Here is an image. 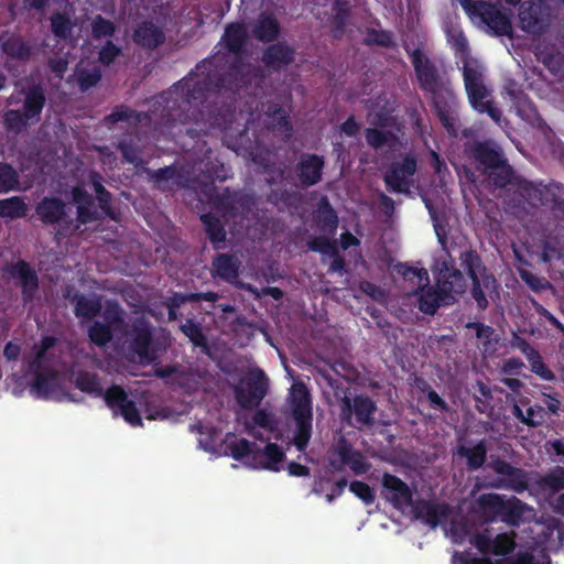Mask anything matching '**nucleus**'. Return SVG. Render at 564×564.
I'll return each mask as SVG.
<instances>
[{
  "label": "nucleus",
  "mask_w": 564,
  "mask_h": 564,
  "mask_svg": "<svg viewBox=\"0 0 564 564\" xmlns=\"http://www.w3.org/2000/svg\"><path fill=\"white\" fill-rule=\"evenodd\" d=\"M249 39L220 37L217 52L160 97L162 110L181 120H194L196 127L184 128L193 134L208 133L213 128L227 130L235 120L240 94H254L265 77L261 67L247 62Z\"/></svg>",
  "instance_id": "f257e3e1"
},
{
  "label": "nucleus",
  "mask_w": 564,
  "mask_h": 564,
  "mask_svg": "<svg viewBox=\"0 0 564 564\" xmlns=\"http://www.w3.org/2000/svg\"><path fill=\"white\" fill-rule=\"evenodd\" d=\"M165 91L158 95L151 105V108L148 112H138L134 109H131L128 106L120 105L113 108V110L105 117V123L108 127H112L119 121H129L133 120L135 122H141L143 119H148L153 123V133L158 140H171L178 144L181 148H185L186 143L184 142L185 138L191 140H196L206 133H197L193 134L185 131L184 128H194L196 127L194 120H177V116H170L167 111H163V106L159 105V99Z\"/></svg>",
  "instance_id": "f03ea898"
},
{
  "label": "nucleus",
  "mask_w": 564,
  "mask_h": 564,
  "mask_svg": "<svg viewBox=\"0 0 564 564\" xmlns=\"http://www.w3.org/2000/svg\"><path fill=\"white\" fill-rule=\"evenodd\" d=\"M464 151L491 186L507 188L513 177V166L499 143L491 139L468 141Z\"/></svg>",
  "instance_id": "7ed1b4c3"
},
{
  "label": "nucleus",
  "mask_w": 564,
  "mask_h": 564,
  "mask_svg": "<svg viewBox=\"0 0 564 564\" xmlns=\"http://www.w3.org/2000/svg\"><path fill=\"white\" fill-rule=\"evenodd\" d=\"M457 46L458 58L463 64V78L469 104L479 113H487L495 122H499L501 111L488 99L490 91L484 84L481 65L470 55L467 37H453Z\"/></svg>",
  "instance_id": "20e7f679"
},
{
  "label": "nucleus",
  "mask_w": 564,
  "mask_h": 564,
  "mask_svg": "<svg viewBox=\"0 0 564 564\" xmlns=\"http://www.w3.org/2000/svg\"><path fill=\"white\" fill-rule=\"evenodd\" d=\"M459 2L485 31H492L495 35H513L510 10L481 0H459Z\"/></svg>",
  "instance_id": "39448f33"
},
{
  "label": "nucleus",
  "mask_w": 564,
  "mask_h": 564,
  "mask_svg": "<svg viewBox=\"0 0 564 564\" xmlns=\"http://www.w3.org/2000/svg\"><path fill=\"white\" fill-rule=\"evenodd\" d=\"M459 2L485 31H492L495 35H513L510 10L481 0H459Z\"/></svg>",
  "instance_id": "423d86ee"
},
{
  "label": "nucleus",
  "mask_w": 564,
  "mask_h": 564,
  "mask_svg": "<svg viewBox=\"0 0 564 564\" xmlns=\"http://www.w3.org/2000/svg\"><path fill=\"white\" fill-rule=\"evenodd\" d=\"M291 408L296 425L293 444L297 451L305 452L312 437L313 412L310 392L303 383L293 386Z\"/></svg>",
  "instance_id": "0eeeda50"
},
{
  "label": "nucleus",
  "mask_w": 564,
  "mask_h": 564,
  "mask_svg": "<svg viewBox=\"0 0 564 564\" xmlns=\"http://www.w3.org/2000/svg\"><path fill=\"white\" fill-rule=\"evenodd\" d=\"M460 267L466 271L471 280V297L475 300L477 307L485 311L488 307V300L485 290L496 285L494 275L486 273L482 261L476 250L468 249L460 253Z\"/></svg>",
  "instance_id": "6e6552de"
},
{
  "label": "nucleus",
  "mask_w": 564,
  "mask_h": 564,
  "mask_svg": "<svg viewBox=\"0 0 564 564\" xmlns=\"http://www.w3.org/2000/svg\"><path fill=\"white\" fill-rule=\"evenodd\" d=\"M434 112L449 137L458 134V100L446 85L430 93Z\"/></svg>",
  "instance_id": "1a4fd4ad"
},
{
  "label": "nucleus",
  "mask_w": 564,
  "mask_h": 564,
  "mask_svg": "<svg viewBox=\"0 0 564 564\" xmlns=\"http://www.w3.org/2000/svg\"><path fill=\"white\" fill-rule=\"evenodd\" d=\"M519 25L531 35H541L552 23V8L545 0H529L520 4Z\"/></svg>",
  "instance_id": "9d476101"
},
{
  "label": "nucleus",
  "mask_w": 564,
  "mask_h": 564,
  "mask_svg": "<svg viewBox=\"0 0 564 564\" xmlns=\"http://www.w3.org/2000/svg\"><path fill=\"white\" fill-rule=\"evenodd\" d=\"M113 417L122 416L131 426H142V419L137 404L129 399L126 390L119 384H111L102 390L101 397Z\"/></svg>",
  "instance_id": "9b49d317"
},
{
  "label": "nucleus",
  "mask_w": 564,
  "mask_h": 564,
  "mask_svg": "<svg viewBox=\"0 0 564 564\" xmlns=\"http://www.w3.org/2000/svg\"><path fill=\"white\" fill-rule=\"evenodd\" d=\"M376 402L367 394H357L354 399L344 397L341 400V417L355 427L375 424Z\"/></svg>",
  "instance_id": "f8f14e48"
},
{
  "label": "nucleus",
  "mask_w": 564,
  "mask_h": 564,
  "mask_svg": "<svg viewBox=\"0 0 564 564\" xmlns=\"http://www.w3.org/2000/svg\"><path fill=\"white\" fill-rule=\"evenodd\" d=\"M489 468L501 476L496 487L512 490L517 494H523L529 489V473L525 469L512 466L499 456L491 457Z\"/></svg>",
  "instance_id": "ddd939ff"
},
{
  "label": "nucleus",
  "mask_w": 564,
  "mask_h": 564,
  "mask_svg": "<svg viewBox=\"0 0 564 564\" xmlns=\"http://www.w3.org/2000/svg\"><path fill=\"white\" fill-rule=\"evenodd\" d=\"M334 453L338 458H330L328 463L333 471L341 473L345 470V467L348 466L355 475L360 476L368 473L370 469V464L367 462L364 454L355 449L345 438H341L337 443Z\"/></svg>",
  "instance_id": "4468645a"
},
{
  "label": "nucleus",
  "mask_w": 564,
  "mask_h": 564,
  "mask_svg": "<svg viewBox=\"0 0 564 564\" xmlns=\"http://www.w3.org/2000/svg\"><path fill=\"white\" fill-rule=\"evenodd\" d=\"M416 159L412 155H405L401 161L392 162L383 176L387 189L409 194L411 185L409 178L416 173Z\"/></svg>",
  "instance_id": "2eb2a0df"
},
{
  "label": "nucleus",
  "mask_w": 564,
  "mask_h": 564,
  "mask_svg": "<svg viewBox=\"0 0 564 564\" xmlns=\"http://www.w3.org/2000/svg\"><path fill=\"white\" fill-rule=\"evenodd\" d=\"M268 392V378L259 371L235 389V397L242 409H253L260 405Z\"/></svg>",
  "instance_id": "dca6fc26"
},
{
  "label": "nucleus",
  "mask_w": 564,
  "mask_h": 564,
  "mask_svg": "<svg viewBox=\"0 0 564 564\" xmlns=\"http://www.w3.org/2000/svg\"><path fill=\"white\" fill-rule=\"evenodd\" d=\"M380 495L397 510L413 506V490L405 481L390 473L382 475Z\"/></svg>",
  "instance_id": "f3484780"
},
{
  "label": "nucleus",
  "mask_w": 564,
  "mask_h": 564,
  "mask_svg": "<svg viewBox=\"0 0 564 564\" xmlns=\"http://www.w3.org/2000/svg\"><path fill=\"white\" fill-rule=\"evenodd\" d=\"M214 206L220 210L224 216L236 218L238 216H246L251 212L253 198L248 194L231 191L226 187L221 193L215 196Z\"/></svg>",
  "instance_id": "a211bd4d"
},
{
  "label": "nucleus",
  "mask_w": 564,
  "mask_h": 564,
  "mask_svg": "<svg viewBox=\"0 0 564 564\" xmlns=\"http://www.w3.org/2000/svg\"><path fill=\"white\" fill-rule=\"evenodd\" d=\"M470 543L481 554H492L497 556H506L511 554L516 549V534L513 532H503L497 534L494 539L487 532L476 533Z\"/></svg>",
  "instance_id": "6ab92c4d"
},
{
  "label": "nucleus",
  "mask_w": 564,
  "mask_h": 564,
  "mask_svg": "<svg viewBox=\"0 0 564 564\" xmlns=\"http://www.w3.org/2000/svg\"><path fill=\"white\" fill-rule=\"evenodd\" d=\"M411 58L419 86L423 91L430 94L445 86L441 79L437 67L420 48H415L412 52Z\"/></svg>",
  "instance_id": "aec40b11"
},
{
  "label": "nucleus",
  "mask_w": 564,
  "mask_h": 564,
  "mask_svg": "<svg viewBox=\"0 0 564 564\" xmlns=\"http://www.w3.org/2000/svg\"><path fill=\"white\" fill-rule=\"evenodd\" d=\"M324 169V156L308 152L302 153L294 166L297 181L304 188L318 184L323 178Z\"/></svg>",
  "instance_id": "412c9836"
},
{
  "label": "nucleus",
  "mask_w": 564,
  "mask_h": 564,
  "mask_svg": "<svg viewBox=\"0 0 564 564\" xmlns=\"http://www.w3.org/2000/svg\"><path fill=\"white\" fill-rule=\"evenodd\" d=\"M130 346L141 360L153 361L155 351L152 348L153 329L144 318H137L130 328Z\"/></svg>",
  "instance_id": "4be33fe9"
},
{
  "label": "nucleus",
  "mask_w": 564,
  "mask_h": 564,
  "mask_svg": "<svg viewBox=\"0 0 564 564\" xmlns=\"http://www.w3.org/2000/svg\"><path fill=\"white\" fill-rule=\"evenodd\" d=\"M507 187L517 196V203L514 204L517 207L527 204L535 208L544 203L546 195L545 188L518 175L514 170L513 177L510 183H508Z\"/></svg>",
  "instance_id": "5701e85b"
},
{
  "label": "nucleus",
  "mask_w": 564,
  "mask_h": 564,
  "mask_svg": "<svg viewBox=\"0 0 564 564\" xmlns=\"http://www.w3.org/2000/svg\"><path fill=\"white\" fill-rule=\"evenodd\" d=\"M7 272L13 280H19L23 302H32L39 290V276L31 264L23 259H19L7 268Z\"/></svg>",
  "instance_id": "b1692460"
},
{
  "label": "nucleus",
  "mask_w": 564,
  "mask_h": 564,
  "mask_svg": "<svg viewBox=\"0 0 564 564\" xmlns=\"http://www.w3.org/2000/svg\"><path fill=\"white\" fill-rule=\"evenodd\" d=\"M412 508L415 519L422 520L431 528H436L443 520H446L451 514V507L448 503L434 502L431 500L419 499L413 500Z\"/></svg>",
  "instance_id": "393cba45"
},
{
  "label": "nucleus",
  "mask_w": 564,
  "mask_h": 564,
  "mask_svg": "<svg viewBox=\"0 0 564 564\" xmlns=\"http://www.w3.org/2000/svg\"><path fill=\"white\" fill-rule=\"evenodd\" d=\"M436 284L451 304H454L457 301V296L462 295L467 288L462 271L453 265L448 267L446 264L444 269L441 270Z\"/></svg>",
  "instance_id": "a878e982"
},
{
  "label": "nucleus",
  "mask_w": 564,
  "mask_h": 564,
  "mask_svg": "<svg viewBox=\"0 0 564 564\" xmlns=\"http://www.w3.org/2000/svg\"><path fill=\"white\" fill-rule=\"evenodd\" d=\"M295 59L294 47L278 42L270 44L262 53L261 61L265 68L270 72H280L288 67Z\"/></svg>",
  "instance_id": "bb28decb"
},
{
  "label": "nucleus",
  "mask_w": 564,
  "mask_h": 564,
  "mask_svg": "<svg viewBox=\"0 0 564 564\" xmlns=\"http://www.w3.org/2000/svg\"><path fill=\"white\" fill-rule=\"evenodd\" d=\"M67 206L57 197H43L35 206V214L44 225H55L66 223L69 225L72 220L67 219Z\"/></svg>",
  "instance_id": "cd10ccee"
},
{
  "label": "nucleus",
  "mask_w": 564,
  "mask_h": 564,
  "mask_svg": "<svg viewBox=\"0 0 564 564\" xmlns=\"http://www.w3.org/2000/svg\"><path fill=\"white\" fill-rule=\"evenodd\" d=\"M241 260L236 253H218L212 261V275L235 283L240 274Z\"/></svg>",
  "instance_id": "c85d7f7f"
},
{
  "label": "nucleus",
  "mask_w": 564,
  "mask_h": 564,
  "mask_svg": "<svg viewBox=\"0 0 564 564\" xmlns=\"http://www.w3.org/2000/svg\"><path fill=\"white\" fill-rule=\"evenodd\" d=\"M20 94L24 96L22 111L34 123L41 119V113L46 104L45 90L42 85L33 84L29 87H23Z\"/></svg>",
  "instance_id": "c756f323"
},
{
  "label": "nucleus",
  "mask_w": 564,
  "mask_h": 564,
  "mask_svg": "<svg viewBox=\"0 0 564 564\" xmlns=\"http://www.w3.org/2000/svg\"><path fill=\"white\" fill-rule=\"evenodd\" d=\"M285 459V453L275 443H268L263 448L256 447L253 464L262 469L280 471L281 463Z\"/></svg>",
  "instance_id": "7c9ffc66"
},
{
  "label": "nucleus",
  "mask_w": 564,
  "mask_h": 564,
  "mask_svg": "<svg viewBox=\"0 0 564 564\" xmlns=\"http://www.w3.org/2000/svg\"><path fill=\"white\" fill-rule=\"evenodd\" d=\"M488 503L491 507L500 506L502 520L513 527H518L521 523L524 510L527 508V505L518 498H514L508 503H503L498 495H489Z\"/></svg>",
  "instance_id": "2f4dec72"
},
{
  "label": "nucleus",
  "mask_w": 564,
  "mask_h": 564,
  "mask_svg": "<svg viewBox=\"0 0 564 564\" xmlns=\"http://www.w3.org/2000/svg\"><path fill=\"white\" fill-rule=\"evenodd\" d=\"M199 218L204 226L205 235L212 242L214 250L223 249L227 240L224 223L213 213L203 214Z\"/></svg>",
  "instance_id": "473e14b6"
},
{
  "label": "nucleus",
  "mask_w": 564,
  "mask_h": 564,
  "mask_svg": "<svg viewBox=\"0 0 564 564\" xmlns=\"http://www.w3.org/2000/svg\"><path fill=\"white\" fill-rule=\"evenodd\" d=\"M417 302L419 310L427 315H434L441 306L452 305L437 285L422 288Z\"/></svg>",
  "instance_id": "72a5a7b5"
},
{
  "label": "nucleus",
  "mask_w": 564,
  "mask_h": 564,
  "mask_svg": "<svg viewBox=\"0 0 564 564\" xmlns=\"http://www.w3.org/2000/svg\"><path fill=\"white\" fill-rule=\"evenodd\" d=\"M57 387V375L54 370L35 371L31 383V391L37 398L48 399Z\"/></svg>",
  "instance_id": "f704fd0d"
},
{
  "label": "nucleus",
  "mask_w": 564,
  "mask_h": 564,
  "mask_svg": "<svg viewBox=\"0 0 564 564\" xmlns=\"http://www.w3.org/2000/svg\"><path fill=\"white\" fill-rule=\"evenodd\" d=\"M315 220L321 231L327 234L336 232L338 216L326 196H323L318 202Z\"/></svg>",
  "instance_id": "c9c22d12"
},
{
  "label": "nucleus",
  "mask_w": 564,
  "mask_h": 564,
  "mask_svg": "<svg viewBox=\"0 0 564 564\" xmlns=\"http://www.w3.org/2000/svg\"><path fill=\"white\" fill-rule=\"evenodd\" d=\"M74 314L76 317L91 321L101 313V301L99 297H87L84 294L77 293L73 296Z\"/></svg>",
  "instance_id": "e433bc0d"
},
{
  "label": "nucleus",
  "mask_w": 564,
  "mask_h": 564,
  "mask_svg": "<svg viewBox=\"0 0 564 564\" xmlns=\"http://www.w3.org/2000/svg\"><path fill=\"white\" fill-rule=\"evenodd\" d=\"M75 25V8L72 4H66L62 11L54 12L51 17V28L54 35H67Z\"/></svg>",
  "instance_id": "4c0bfd02"
},
{
  "label": "nucleus",
  "mask_w": 564,
  "mask_h": 564,
  "mask_svg": "<svg viewBox=\"0 0 564 564\" xmlns=\"http://www.w3.org/2000/svg\"><path fill=\"white\" fill-rule=\"evenodd\" d=\"M487 445L485 440L479 441L473 447L459 445L457 447V455L465 457L467 460L468 470H477L484 466L487 459Z\"/></svg>",
  "instance_id": "58836bf2"
},
{
  "label": "nucleus",
  "mask_w": 564,
  "mask_h": 564,
  "mask_svg": "<svg viewBox=\"0 0 564 564\" xmlns=\"http://www.w3.org/2000/svg\"><path fill=\"white\" fill-rule=\"evenodd\" d=\"M91 185L96 193V198L98 200V205L102 214L112 219L117 220L116 213L111 206L112 195L111 193L102 185L101 176L99 173L94 172L90 175Z\"/></svg>",
  "instance_id": "ea45409f"
},
{
  "label": "nucleus",
  "mask_w": 564,
  "mask_h": 564,
  "mask_svg": "<svg viewBox=\"0 0 564 564\" xmlns=\"http://www.w3.org/2000/svg\"><path fill=\"white\" fill-rule=\"evenodd\" d=\"M75 387L87 394L100 398L102 394V387L100 378L97 373L80 370L77 372L75 380Z\"/></svg>",
  "instance_id": "a19ab883"
},
{
  "label": "nucleus",
  "mask_w": 564,
  "mask_h": 564,
  "mask_svg": "<svg viewBox=\"0 0 564 564\" xmlns=\"http://www.w3.org/2000/svg\"><path fill=\"white\" fill-rule=\"evenodd\" d=\"M265 116L271 119L273 129L285 131L288 134L293 131L290 115L280 104L270 102L267 106Z\"/></svg>",
  "instance_id": "79ce46f5"
},
{
  "label": "nucleus",
  "mask_w": 564,
  "mask_h": 564,
  "mask_svg": "<svg viewBox=\"0 0 564 564\" xmlns=\"http://www.w3.org/2000/svg\"><path fill=\"white\" fill-rule=\"evenodd\" d=\"M540 489L551 494H557L564 489V467L556 466L550 473L540 476L536 480Z\"/></svg>",
  "instance_id": "37998d69"
},
{
  "label": "nucleus",
  "mask_w": 564,
  "mask_h": 564,
  "mask_svg": "<svg viewBox=\"0 0 564 564\" xmlns=\"http://www.w3.org/2000/svg\"><path fill=\"white\" fill-rule=\"evenodd\" d=\"M32 123L34 122L20 109H9L3 113V126L8 132L20 134Z\"/></svg>",
  "instance_id": "c03bdc74"
},
{
  "label": "nucleus",
  "mask_w": 564,
  "mask_h": 564,
  "mask_svg": "<svg viewBox=\"0 0 564 564\" xmlns=\"http://www.w3.org/2000/svg\"><path fill=\"white\" fill-rule=\"evenodd\" d=\"M28 206L22 197L12 196L0 199V215L4 218H22L25 217Z\"/></svg>",
  "instance_id": "a18cd8bd"
},
{
  "label": "nucleus",
  "mask_w": 564,
  "mask_h": 564,
  "mask_svg": "<svg viewBox=\"0 0 564 564\" xmlns=\"http://www.w3.org/2000/svg\"><path fill=\"white\" fill-rule=\"evenodd\" d=\"M145 173L149 180L161 191H164L171 181L180 177V172L175 165H169L158 170L145 169Z\"/></svg>",
  "instance_id": "49530a36"
},
{
  "label": "nucleus",
  "mask_w": 564,
  "mask_h": 564,
  "mask_svg": "<svg viewBox=\"0 0 564 564\" xmlns=\"http://www.w3.org/2000/svg\"><path fill=\"white\" fill-rule=\"evenodd\" d=\"M180 328L195 347H199L204 352H208L209 348L207 337L198 323L188 318Z\"/></svg>",
  "instance_id": "de8ad7c7"
},
{
  "label": "nucleus",
  "mask_w": 564,
  "mask_h": 564,
  "mask_svg": "<svg viewBox=\"0 0 564 564\" xmlns=\"http://www.w3.org/2000/svg\"><path fill=\"white\" fill-rule=\"evenodd\" d=\"M76 76L80 90L86 91L99 83L101 79V69L100 66L96 64L90 67L77 66Z\"/></svg>",
  "instance_id": "09e8293b"
},
{
  "label": "nucleus",
  "mask_w": 564,
  "mask_h": 564,
  "mask_svg": "<svg viewBox=\"0 0 564 564\" xmlns=\"http://www.w3.org/2000/svg\"><path fill=\"white\" fill-rule=\"evenodd\" d=\"M112 337L113 332L112 327H110L109 324H104L102 322L95 321L88 328L89 340L98 347H105L108 343L112 340Z\"/></svg>",
  "instance_id": "8fccbe9b"
},
{
  "label": "nucleus",
  "mask_w": 564,
  "mask_h": 564,
  "mask_svg": "<svg viewBox=\"0 0 564 564\" xmlns=\"http://www.w3.org/2000/svg\"><path fill=\"white\" fill-rule=\"evenodd\" d=\"M23 37H7L2 43V51L9 57L26 61L31 55V47L22 41Z\"/></svg>",
  "instance_id": "3c124183"
},
{
  "label": "nucleus",
  "mask_w": 564,
  "mask_h": 564,
  "mask_svg": "<svg viewBox=\"0 0 564 564\" xmlns=\"http://www.w3.org/2000/svg\"><path fill=\"white\" fill-rule=\"evenodd\" d=\"M365 138L369 147L375 150L391 144L395 140V135L391 131H382L376 128H368L365 131Z\"/></svg>",
  "instance_id": "603ef678"
},
{
  "label": "nucleus",
  "mask_w": 564,
  "mask_h": 564,
  "mask_svg": "<svg viewBox=\"0 0 564 564\" xmlns=\"http://www.w3.org/2000/svg\"><path fill=\"white\" fill-rule=\"evenodd\" d=\"M280 24L276 17L269 11L259 15L254 35H279Z\"/></svg>",
  "instance_id": "864d4df0"
},
{
  "label": "nucleus",
  "mask_w": 564,
  "mask_h": 564,
  "mask_svg": "<svg viewBox=\"0 0 564 564\" xmlns=\"http://www.w3.org/2000/svg\"><path fill=\"white\" fill-rule=\"evenodd\" d=\"M117 148L122 155L123 162L133 164L137 167L144 163L140 158V148L133 142V140H121Z\"/></svg>",
  "instance_id": "5fc2aeb1"
},
{
  "label": "nucleus",
  "mask_w": 564,
  "mask_h": 564,
  "mask_svg": "<svg viewBox=\"0 0 564 564\" xmlns=\"http://www.w3.org/2000/svg\"><path fill=\"white\" fill-rule=\"evenodd\" d=\"M18 185V172L10 164L0 162V193L13 191Z\"/></svg>",
  "instance_id": "6e6d98bb"
},
{
  "label": "nucleus",
  "mask_w": 564,
  "mask_h": 564,
  "mask_svg": "<svg viewBox=\"0 0 564 564\" xmlns=\"http://www.w3.org/2000/svg\"><path fill=\"white\" fill-rule=\"evenodd\" d=\"M530 370L536 375L539 378L545 381L555 380L554 372L547 367V365L543 361V358L539 350L534 351L531 356L527 358Z\"/></svg>",
  "instance_id": "4d7b16f0"
},
{
  "label": "nucleus",
  "mask_w": 564,
  "mask_h": 564,
  "mask_svg": "<svg viewBox=\"0 0 564 564\" xmlns=\"http://www.w3.org/2000/svg\"><path fill=\"white\" fill-rule=\"evenodd\" d=\"M256 444L251 443L247 438H240L239 441L228 445L230 456L235 460H242L247 457H250L253 462V453L256 452Z\"/></svg>",
  "instance_id": "13d9d810"
},
{
  "label": "nucleus",
  "mask_w": 564,
  "mask_h": 564,
  "mask_svg": "<svg viewBox=\"0 0 564 564\" xmlns=\"http://www.w3.org/2000/svg\"><path fill=\"white\" fill-rule=\"evenodd\" d=\"M337 240H330L325 236H313L307 240V248L311 251L319 252L323 256L336 253Z\"/></svg>",
  "instance_id": "bf43d9fd"
},
{
  "label": "nucleus",
  "mask_w": 564,
  "mask_h": 564,
  "mask_svg": "<svg viewBox=\"0 0 564 564\" xmlns=\"http://www.w3.org/2000/svg\"><path fill=\"white\" fill-rule=\"evenodd\" d=\"M519 275L521 280L533 291V292H542L552 289V283L543 276H539L533 272L520 269Z\"/></svg>",
  "instance_id": "052dcab7"
},
{
  "label": "nucleus",
  "mask_w": 564,
  "mask_h": 564,
  "mask_svg": "<svg viewBox=\"0 0 564 564\" xmlns=\"http://www.w3.org/2000/svg\"><path fill=\"white\" fill-rule=\"evenodd\" d=\"M333 2L334 20L336 30H341L348 21L350 12V0H330Z\"/></svg>",
  "instance_id": "680f3d73"
},
{
  "label": "nucleus",
  "mask_w": 564,
  "mask_h": 564,
  "mask_svg": "<svg viewBox=\"0 0 564 564\" xmlns=\"http://www.w3.org/2000/svg\"><path fill=\"white\" fill-rule=\"evenodd\" d=\"M349 490L359 498L366 506L375 502L376 495L373 488L361 480H354L349 484Z\"/></svg>",
  "instance_id": "e2e57ef3"
},
{
  "label": "nucleus",
  "mask_w": 564,
  "mask_h": 564,
  "mask_svg": "<svg viewBox=\"0 0 564 564\" xmlns=\"http://www.w3.org/2000/svg\"><path fill=\"white\" fill-rule=\"evenodd\" d=\"M546 411L542 405H530L525 413L523 424L529 427H538L545 422Z\"/></svg>",
  "instance_id": "0e129e2a"
},
{
  "label": "nucleus",
  "mask_w": 564,
  "mask_h": 564,
  "mask_svg": "<svg viewBox=\"0 0 564 564\" xmlns=\"http://www.w3.org/2000/svg\"><path fill=\"white\" fill-rule=\"evenodd\" d=\"M466 327L475 329L476 337L482 340L485 346H488L491 343L492 335L495 333V329L491 326L485 325L480 322H469L466 324Z\"/></svg>",
  "instance_id": "69168bd1"
},
{
  "label": "nucleus",
  "mask_w": 564,
  "mask_h": 564,
  "mask_svg": "<svg viewBox=\"0 0 564 564\" xmlns=\"http://www.w3.org/2000/svg\"><path fill=\"white\" fill-rule=\"evenodd\" d=\"M252 422L254 425L270 432H273L276 429L273 415L264 410H258L252 416Z\"/></svg>",
  "instance_id": "338daca9"
},
{
  "label": "nucleus",
  "mask_w": 564,
  "mask_h": 564,
  "mask_svg": "<svg viewBox=\"0 0 564 564\" xmlns=\"http://www.w3.org/2000/svg\"><path fill=\"white\" fill-rule=\"evenodd\" d=\"M453 564H494V562L489 557H469L464 553H458L455 551L453 558Z\"/></svg>",
  "instance_id": "774afa93"
}]
</instances>
